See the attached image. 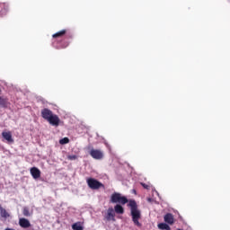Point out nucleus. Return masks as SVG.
<instances>
[{"label":"nucleus","mask_w":230,"mask_h":230,"mask_svg":"<svg viewBox=\"0 0 230 230\" xmlns=\"http://www.w3.org/2000/svg\"><path fill=\"white\" fill-rule=\"evenodd\" d=\"M130 208L132 221L135 226L141 227V223L139 219L141 218V211L137 208V203L134 199H130L128 205Z\"/></svg>","instance_id":"nucleus-1"},{"label":"nucleus","mask_w":230,"mask_h":230,"mask_svg":"<svg viewBox=\"0 0 230 230\" xmlns=\"http://www.w3.org/2000/svg\"><path fill=\"white\" fill-rule=\"evenodd\" d=\"M111 204H122V206H125V204L128 203V199L119 192H114L111 196Z\"/></svg>","instance_id":"nucleus-2"},{"label":"nucleus","mask_w":230,"mask_h":230,"mask_svg":"<svg viewBox=\"0 0 230 230\" xmlns=\"http://www.w3.org/2000/svg\"><path fill=\"white\" fill-rule=\"evenodd\" d=\"M86 182L91 190H100V188H104L103 183L94 178H88Z\"/></svg>","instance_id":"nucleus-3"},{"label":"nucleus","mask_w":230,"mask_h":230,"mask_svg":"<svg viewBox=\"0 0 230 230\" xmlns=\"http://www.w3.org/2000/svg\"><path fill=\"white\" fill-rule=\"evenodd\" d=\"M90 155L93 157V159L100 161L101 159H103V151L100 149H92L90 151Z\"/></svg>","instance_id":"nucleus-4"},{"label":"nucleus","mask_w":230,"mask_h":230,"mask_svg":"<svg viewBox=\"0 0 230 230\" xmlns=\"http://www.w3.org/2000/svg\"><path fill=\"white\" fill-rule=\"evenodd\" d=\"M48 121L50 125H53V127H58L60 125V119L58 118V115L53 114Z\"/></svg>","instance_id":"nucleus-5"},{"label":"nucleus","mask_w":230,"mask_h":230,"mask_svg":"<svg viewBox=\"0 0 230 230\" xmlns=\"http://www.w3.org/2000/svg\"><path fill=\"white\" fill-rule=\"evenodd\" d=\"M53 115V111H51V110L48 109V108H44L41 111V118H43V119H46L47 121L49 119V118H51Z\"/></svg>","instance_id":"nucleus-6"},{"label":"nucleus","mask_w":230,"mask_h":230,"mask_svg":"<svg viewBox=\"0 0 230 230\" xmlns=\"http://www.w3.org/2000/svg\"><path fill=\"white\" fill-rule=\"evenodd\" d=\"M114 217H116L114 208H108L107 215L105 217L106 220H108V221L113 220L114 221V220H116V218H114Z\"/></svg>","instance_id":"nucleus-7"},{"label":"nucleus","mask_w":230,"mask_h":230,"mask_svg":"<svg viewBox=\"0 0 230 230\" xmlns=\"http://www.w3.org/2000/svg\"><path fill=\"white\" fill-rule=\"evenodd\" d=\"M19 225L23 229H28V227H30L31 226V224L30 223V220H28L24 217L19 219Z\"/></svg>","instance_id":"nucleus-8"},{"label":"nucleus","mask_w":230,"mask_h":230,"mask_svg":"<svg viewBox=\"0 0 230 230\" xmlns=\"http://www.w3.org/2000/svg\"><path fill=\"white\" fill-rule=\"evenodd\" d=\"M30 172H31V175L33 177V179H40V170H39V168L31 167Z\"/></svg>","instance_id":"nucleus-9"},{"label":"nucleus","mask_w":230,"mask_h":230,"mask_svg":"<svg viewBox=\"0 0 230 230\" xmlns=\"http://www.w3.org/2000/svg\"><path fill=\"white\" fill-rule=\"evenodd\" d=\"M2 137L5 139L8 143H13V138L12 137V132L10 131H4L2 132Z\"/></svg>","instance_id":"nucleus-10"},{"label":"nucleus","mask_w":230,"mask_h":230,"mask_svg":"<svg viewBox=\"0 0 230 230\" xmlns=\"http://www.w3.org/2000/svg\"><path fill=\"white\" fill-rule=\"evenodd\" d=\"M164 220L166 224H169L170 226H172V224H173V222H175V219L173 218V214H172V213H167L164 216Z\"/></svg>","instance_id":"nucleus-11"},{"label":"nucleus","mask_w":230,"mask_h":230,"mask_svg":"<svg viewBox=\"0 0 230 230\" xmlns=\"http://www.w3.org/2000/svg\"><path fill=\"white\" fill-rule=\"evenodd\" d=\"M9 105L10 102L8 101V98L0 96V107L3 109H8Z\"/></svg>","instance_id":"nucleus-12"},{"label":"nucleus","mask_w":230,"mask_h":230,"mask_svg":"<svg viewBox=\"0 0 230 230\" xmlns=\"http://www.w3.org/2000/svg\"><path fill=\"white\" fill-rule=\"evenodd\" d=\"M66 33H67V30L64 29L53 34L52 37L53 39H60L64 37V35H66Z\"/></svg>","instance_id":"nucleus-13"},{"label":"nucleus","mask_w":230,"mask_h":230,"mask_svg":"<svg viewBox=\"0 0 230 230\" xmlns=\"http://www.w3.org/2000/svg\"><path fill=\"white\" fill-rule=\"evenodd\" d=\"M0 217L2 218H8L10 217V214L0 205Z\"/></svg>","instance_id":"nucleus-14"},{"label":"nucleus","mask_w":230,"mask_h":230,"mask_svg":"<svg viewBox=\"0 0 230 230\" xmlns=\"http://www.w3.org/2000/svg\"><path fill=\"white\" fill-rule=\"evenodd\" d=\"M114 209H115V213H117L118 215H123L125 213V209L119 204H117L114 207Z\"/></svg>","instance_id":"nucleus-15"},{"label":"nucleus","mask_w":230,"mask_h":230,"mask_svg":"<svg viewBox=\"0 0 230 230\" xmlns=\"http://www.w3.org/2000/svg\"><path fill=\"white\" fill-rule=\"evenodd\" d=\"M73 230H84V223L82 222H76L74 225H72Z\"/></svg>","instance_id":"nucleus-16"},{"label":"nucleus","mask_w":230,"mask_h":230,"mask_svg":"<svg viewBox=\"0 0 230 230\" xmlns=\"http://www.w3.org/2000/svg\"><path fill=\"white\" fill-rule=\"evenodd\" d=\"M158 229L170 230V226H168V224H166V223H160V224H158Z\"/></svg>","instance_id":"nucleus-17"},{"label":"nucleus","mask_w":230,"mask_h":230,"mask_svg":"<svg viewBox=\"0 0 230 230\" xmlns=\"http://www.w3.org/2000/svg\"><path fill=\"white\" fill-rule=\"evenodd\" d=\"M22 215H23V217H31V214L30 213V208H28V207L23 208Z\"/></svg>","instance_id":"nucleus-18"},{"label":"nucleus","mask_w":230,"mask_h":230,"mask_svg":"<svg viewBox=\"0 0 230 230\" xmlns=\"http://www.w3.org/2000/svg\"><path fill=\"white\" fill-rule=\"evenodd\" d=\"M67 143H69V138L68 137H64V138L59 140L60 145H67Z\"/></svg>","instance_id":"nucleus-19"},{"label":"nucleus","mask_w":230,"mask_h":230,"mask_svg":"<svg viewBox=\"0 0 230 230\" xmlns=\"http://www.w3.org/2000/svg\"><path fill=\"white\" fill-rule=\"evenodd\" d=\"M67 159L69 161H76V159H78V156L76 155H68Z\"/></svg>","instance_id":"nucleus-20"},{"label":"nucleus","mask_w":230,"mask_h":230,"mask_svg":"<svg viewBox=\"0 0 230 230\" xmlns=\"http://www.w3.org/2000/svg\"><path fill=\"white\" fill-rule=\"evenodd\" d=\"M141 186L145 189V190H150V185L146 184V183H141Z\"/></svg>","instance_id":"nucleus-21"},{"label":"nucleus","mask_w":230,"mask_h":230,"mask_svg":"<svg viewBox=\"0 0 230 230\" xmlns=\"http://www.w3.org/2000/svg\"><path fill=\"white\" fill-rule=\"evenodd\" d=\"M67 46H69V43H66V45L62 46V48H67Z\"/></svg>","instance_id":"nucleus-22"},{"label":"nucleus","mask_w":230,"mask_h":230,"mask_svg":"<svg viewBox=\"0 0 230 230\" xmlns=\"http://www.w3.org/2000/svg\"><path fill=\"white\" fill-rule=\"evenodd\" d=\"M148 202H152V199L149 198V199H148Z\"/></svg>","instance_id":"nucleus-23"},{"label":"nucleus","mask_w":230,"mask_h":230,"mask_svg":"<svg viewBox=\"0 0 230 230\" xmlns=\"http://www.w3.org/2000/svg\"><path fill=\"white\" fill-rule=\"evenodd\" d=\"M5 230H13V229H12V228H6Z\"/></svg>","instance_id":"nucleus-24"},{"label":"nucleus","mask_w":230,"mask_h":230,"mask_svg":"<svg viewBox=\"0 0 230 230\" xmlns=\"http://www.w3.org/2000/svg\"><path fill=\"white\" fill-rule=\"evenodd\" d=\"M178 230H181V229H178Z\"/></svg>","instance_id":"nucleus-25"}]
</instances>
